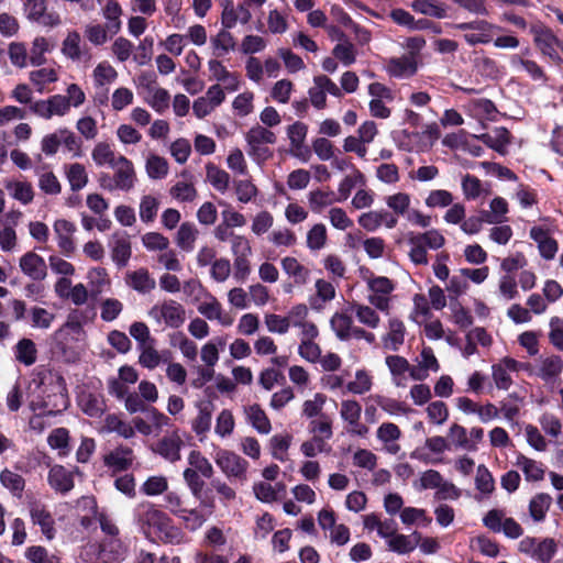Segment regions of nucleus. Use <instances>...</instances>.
Wrapping results in <instances>:
<instances>
[{
  "mask_svg": "<svg viewBox=\"0 0 563 563\" xmlns=\"http://www.w3.org/2000/svg\"><path fill=\"white\" fill-rule=\"evenodd\" d=\"M379 310L367 303L352 302L345 310L336 311L330 319V327L340 341L363 340L369 345L376 343V335L369 330L379 328Z\"/></svg>",
  "mask_w": 563,
  "mask_h": 563,
  "instance_id": "1",
  "label": "nucleus"
},
{
  "mask_svg": "<svg viewBox=\"0 0 563 563\" xmlns=\"http://www.w3.org/2000/svg\"><path fill=\"white\" fill-rule=\"evenodd\" d=\"M30 407L33 411L53 412L68 407L66 383L63 376L49 369L36 371L29 383Z\"/></svg>",
  "mask_w": 563,
  "mask_h": 563,
  "instance_id": "2",
  "label": "nucleus"
},
{
  "mask_svg": "<svg viewBox=\"0 0 563 563\" xmlns=\"http://www.w3.org/2000/svg\"><path fill=\"white\" fill-rule=\"evenodd\" d=\"M134 522L148 539H158L164 543L181 544L186 536L173 523L169 516L151 503L137 505L133 512Z\"/></svg>",
  "mask_w": 563,
  "mask_h": 563,
  "instance_id": "3",
  "label": "nucleus"
},
{
  "mask_svg": "<svg viewBox=\"0 0 563 563\" xmlns=\"http://www.w3.org/2000/svg\"><path fill=\"white\" fill-rule=\"evenodd\" d=\"M129 553V544L121 538L102 539L100 543H88L80 551L86 563H122Z\"/></svg>",
  "mask_w": 563,
  "mask_h": 563,
  "instance_id": "4",
  "label": "nucleus"
},
{
  "mask_svg": "<svg viewBox=\"0 0 563 563\" xmlns=\"http://www.w3.org/2000/svg\"><path fill=\"white\" fill-rule=\"evenodd\" d=\"M367 287V302L380 312L388 314L391 309L395 284L385 276H375L371 274L364 278Z\"/></svg>",
  "mask_w": 563,
  "mask_h": 563,
  "instance_id": "5",
  "label": "nucleus"
},
{
  "mask_svg": "<svg viewBox=\"0 0 563 563\" xmlns=\"http://www.w3.org/2000/svg\"><path fill=\"white\" fill-rule=\"evenodd\" d=\"M245 141L249 146L247 154L260 163L272 156L268 145L276 143V135L265 126L255 125L246 133Z\"/></svg>",
  "mask_w": 563,
  "mask_h": 563,
  "instance_id": "6",
  "label": "nucleus"
},
{
  "mask_svg": "<svg viewBox=\"0 0 563 563\" xmlns=\"http://www.w3.org/2000/svg\"><path fill=\"white\" fill-rule=\"evenodd\" d=\"M148 317L158 325L164 324L168 328L178 329L186 320V310L176 300L166 299L154 305L148 310Z\"/></svg>",
  "mask_w": 563,
  "mask_h": 563,
  "instance_id": "7",
  "label": "nucleus"
},
{
  "mask_svg": "<svg viewBox=\"0 0 563 563\" xmlns=\"http://www.w3.org/2000/svg\"><path fill=\"white\" fill-rule=\"evenodd\" d=\"M533 42L540 53L552 60L555 65H562L563 58L559 51L563 53V42L549 29L542 25L531 27Z\"/></svg>",
  "mask_w": 563,
  "mask_h": 563,
  "instance_id": "8",
  "label": "nucleus"
},
{
  "mask_svg": "<svg viewBox=\"0 0 563 563\" xmlns=\"http://www.w3.org/2000/svg\"><path fill=\"white\" fill-rule=\"evenodd\" d=\"M455 29L467 31L463 37L465 42L475 46L477 44H488L493 42L495 34L500 31V27L486 20H475L472 22L459 23Z\"/></svg>",
  "mask_w": 563,
  "mask_h": 563,
  "instance_id": "9",
  "label": "nucleus"
},
{
  "mask_svg": "<svg viewBox=\"0 0 563 563\" xmlns=\"http://www.w3.org/2000/svg\"><path fill=\"white\" fill-rule=\"evenodd\" d=\"M213 459L217 466L229 479H246L249 463L239 454L225 449H218Z\"/></svg>",
  "mask_w": 563,
  "mask_h": 563,
  "instance_id": "10",
  "label": "nucleus"
},
{
  "mask_svg": "<svg viewBox=\"0 0 563 563\" xmlns=\"http://www.w3.org/2000/svg\"><path fill=\"white\" fill-rule=\"evenodd\" d=\"M368 95L371 101L368 103L369 112L374 118L388 119L391 114V109L387 103L394 101L393 90L384 84L372 82L368 86Z\"/></svg>",
  "mask_w": 563,
  "mask_h": 563,
  "instance_id": "11",
  "label": "nucleus"
},
{
  "mask_svg": "<svg viewBox=\"0 0 563 563\" xmlns=\"http://www.w3.org/2000/svg\"><path fill=\"white\" fill-rule=\"evenodd\" d=\"M30 111L45 120H49L55 115L64 117L70 111L69 99H66V96L63 95H54L47 99L36 100L31 103Z\"/></svg>",
  "mask_w": 563,
  "mask_h": 563,
  "instance_id": "12",
  "label": "nucleus"
},
{
  "mask_svg": "<svg viewBox=\"0 0 563 563\" xmlns=\"http://www.w3.org/2000/svg\"><path fill=\"white\" fill-rule=\"evenodd\" d=\"M184 445V441L178 433V430H175L168 434H165L163 438L157 440L152 445V451L163 457L164 460L175 463L180 460V450Z\"/></svg>",
  "mask_w": 563,
  "mask_h": 563,
  "instance_id": "13",
  "label": "nucleus"
},
{
  "mask_svg": "<svg viewBox=\"0 0 563 563\" xmlns=\"http://www.w3.org/2000/svg\"><path fill=\"white\" fill-rule=\"evenodd\" d=\"M24 10L29 20L43 26L54 27L60 23V18L57 12L46 10L45 0L25 1Z\"/></svg>",
  "mask_w": 563,
  "mask_h": 563,
  "instance_id": "14",
  "label": "nucleus"
},
{
  "mask_svg": "<svg viewBox=\"0 0 563 563\" xmlns=\"http://www.w3.org/2000/svg\"><path fill=\"white\" fill-rule=\"evenodd\" d=\"M357 223L367 232H375L380 227H385L389 230L397 227V220L386 209L363 212L358 216Z\"/></svg>",
  "mask_w": 563,
  "mask_h": 563,
  "instance_id": "15",
  "label": "nucleus"
},
{
  "mask_svg": "<svg viewBox=\"0 0 563 563\" xmlns=\"http://www.w3.org/2000/svg\"><path fill=\"white\" fill-rule=\"evenodd\" d=\"M29 512L32 523L40 527L41 532L47 540H53L56 534L55 520L46 506L33 501L29 505Z\"/></svg>",
  "mask_w": 563,
  "mask_h": 563,
  "instance_id": "16",
  "label": "nucleus"
},
{
  "mask_svg": "<svg viewBox=\"0 0 563 563\" xmlns=\"http://www.w3.org/2000/svg\"><path fill=\"white\" fill-rule=\"evenodd\" d=\"M386 73L397 79H406L412 77L418 70L417 56L405 54L400 57H391L386 60Z\"/></svg>",
  "mask_w": 563,
  "mask_h": 563,
  "instance_id": "17",
  "label": "nucleus"
},
{
  "mask_svg": "<svg viewBox=\"0 0 563 563\" xmlns=\"http://www.w3.org/2000/svg\"><path fill=\"white\" fill-rule=\"evenodd\" d=\"M113 169L114 188L130 191L136 183V173L133 163L124 155L111 167Z\"/></svg>",
  "mask_w": 563,
  "mask_h": 563,
  "instance_id": "18",
  "label": "nucleus"
},
{
  "mask_svg": "<svg viewBox=\"0 0 563 563\" xmlns=\"http://www.w3.org/2000/svg\"><path fill=\"white\" fill-rule=\"evenodd\" d=\"M563 371V360L558 355L540 357L536 361L534 376L547 384H553Z\"/></svg>",
  "mask_w": 563,
  "mask_h": 563,
  "instance_id": "19",
  "label": "nucleus"
},
{
  "mask_svg": "<svg viewBox=\"0 0 563 563\" xmlns=\"http://www.w3.org/2000/svg\"><path fill=\"white\" fill-rule=\"evenodd\" d=\"M307 132V125L299 121L287 128V136L290 142V153L303 162H307L310 156V151L305 145Z\"/></svg>",
  "mask_w": 563,
  "mask_h": 563,
  "instance_id": "20",
  "label": "nucleus"
},
{
  "mask_svg": "<svg viewBox=\"0 0 563 563\" xmlns=\"http://www.w3.org/2000/svg\"><path fill=\"white\" fill-rule=\"evenodd\" d=\"M406 327L398 318H390L387 322V331L382 336L383 347L387 351L397 352L405 343Z\"/></svg>",
  "mask_w": 563,
  "mask_h": 563,
  "instance_id": "21",
  "label": "nucleus"
},
{
  "mask_svg": "<svg viewBox=\"0 0 563 563\" xmlns=\"http://www.w3.org/2000/svg\"><path fill=\"white\" fill-rule=\"evenodd\" d=\"M53 229L59 250L64 255L70 256L76 250L73 239V235L76 231V225L68 220L58 219L54 222Z\"/></svg>",
  "mask_w": 563,
  "mask_h": 563,
  "instance_id": "22",
  "label": "nucleus"
},
{
  "mask_svg": "<svg viewBox=\"0 0 563 563\" xmlns=\"http://www.w3.org/2000/svg\"><path fill=\"white\" fill-rule=\"evenodd\" d=\"M47 482L53 490L66 495L75 486L74 471L67 470L63 465H54L48 471Z\"/></svg>",
  "mask_w": 563,
  "mask_h": 563,
  "instance_id": "23",
  "label": "nucleus"
},
{
  "mask_svg": "<svg viewBox=\"0 0 563 563\" xmlns=\"http://www.w3.org/2000/svg\"><path fill=\"white\" fill-rule=\"evenodd\" d=\"M19 265L22 273L33 280H43L46 277V263L42 256L34 252L25 253L20 258Z\"/></svg>",
  "mask_w": 563,
  "mask_h": 563,
  "instance_id": "24",
  "label": "nucleus"
},
{
  "mask_svg": "<svg viewBox=\"0 0 563 563\" xmlns=\"http://www.w3.org/2000/svg\"><path fill=\"white\" fill-rule=\"evenodd\" d=\"M133 450L129 446L119 445L104 455V464L114 472L129 470L134 462Z\"/></svg>",
  "mask_w": 563,
  "mask_h": 563,
  "instance_id": "25",
  "label": "nucleus"
},
{
  "mask_svg": "<svg viewBox=\"0 0 563 563\" xmlns=\"http://www.w3.org/2000/svg\"><path fill=\"white\" fill-rule=\"evenodd\" d=\"M111 257L118 267H124L131 257V243L126 233L113 234L111 242Z\"/></svg>",
  "mask_w": 563,
  "mask_h": 563,
  "instance_id": "26",
  "label": "nucleus"
},
{
  "mask_svg": "<svg viewBox=\"0 0 563 563\" xmlns=\"http://www.w3.org/2000/svg\"><path fill=\"white\" fill-rule=\"evenodd\" d=\"M283 272L292 279L295 285H306L310 279V269L296 257L286 256L280 261Z\"/></svg>",
  "mask_w": 563,
  "mask_h": 563,
  "instance_id": "27",
  "label": "nucleus"
},
{
  "mask_svg": "<svg viewBox=\"0 0 563 563\" xmlns=\"http://www.w3.org/2000/svg\"><path fill=\"white\" fill-rule=\"evenodd\" d=\"M339 43L333 47L332 54L334 58L340 60L344 66H350L356 60V51L354 45L338 29L333 30V35Z\"/></svg>",
  "mask_w": 563,
  "mask_h": 563,
  "instance_id": "28",
  "label": "nucleus"
},
{
  "mask_svg": "<svg viewBox=\"0 0 563 563\" xmlns=\"http://www.w3.org/2000/svg\"><path fill=\"white\" fill-rule=\"evenodd\" d=\"M515 465L523 473L525 479L529 483L540 482L544 478L545 466L541 462L518 454Z\"/></svg>",
  "mask_w": 563,
  "mask_h": 563,
  "instance_id": "29",
  "label": "nucleus"
},
{
  "mask_svg": "<svg viewBox=\"0 0 563 563\" xmlns=\"http://www.w3.org/2000/svg\"><path fill=\"white\" fill-rule=\"evenodd\" d=\"M384 202L387 206V210L390 214L398 219L405 218L407 213H409V209L411 208V196L404 191H397L391 195H387L384 198Z\"/></svg>",
  "mask_w": 563,
  "mask_h": 563,
  "instance_id": "30",
  "label": "nucleus"
},
{
  "mask_svg": "<svg viewBox=\"0 0 563 563\" xmlns=\"http://www.w3.org/2000/svg\"><path fill=\"white\" fill-rule=\"evenodd\" d=\"M421 534L417 531L411 534L396 533L387 541L388 549L398 554H408L419 544Z\"/></svg>",
  "mask_w": 563,
  "mask_h": 563,
  "instance_id": "31",
  "label": "nucleus"
},
{
  "mask_svg": "<svg viewBox=\"0 0 563 563\" xmlns=\"http://www.w3.org/2000/svg\"><path fill=\"white\" fill-rule=\"evenodd\" d=\"M212 421V405L210 402H202L198 406V413L191 421V429L202 441L206 434L210 431Z\"/></svg>",
  "mask_w": 563,
  "mask_h": 563,
  "instance_id": "32",
  "label": "nucleus"
},
{
  "mask_svg": "<svg viewBox=\"0 0 563 563\" xmlns=\"http://www.w3.org/2000/svg\"><path fill=\"white\" fill-rule=\"evenodd\" d=\"M87 280L90 287V295L97 298L111 286V279L103 267H93L87 273Z\"/></svg>",
  "mask_w": 563,
  "mask_h": 563,
  "instance_id": "33",
  "label": "nucleus"
},
{
  "mask_svg": "<svg viewBox=\"0 0 563 563\" xmlns=\"http://www.w3.org/2000/svg\"><path fill=\"white\" fill-rule=\"evenodd\" d=\"M64 172L71 191H79L87 186L89 176L82 164L71 163L65 165Z\"/></svg>",
  "mask_w": 563,
  "mask_h": 563,
  "instance_id": "34",
  "label": "nucleus"
},
{
  "mask_svg": "<svg viewBox=\"0 0 563 563\" xmlns=\"http://www.w3.org/2000/svg\"><path fill=\"white\" fill-rule=\"evenodd\" d=\"M121 156L107 142H98L91 151V158L98 167L109 166L111 168Z\"/></svg>",
  "mask_w": 563,
  "mask_h": 563,
  "instance_id": "35",
  "label": "nucleus"
},
{
  "mask_svg": "<svg viewBox=\"0 0 563 563\" xmlns=\"http://www.w3.org/2000/svg\"><path fill=\"white\" fill-rule=\"evenodd\" d=\"M81 410L89 417L99 418L106 410V404L101 395L81 393L78 398Z\"/></svg>",
  "mask_w": 563,
  "mask_h": 563,
  "instance_id": "36",
  "label": "nucleus"
},
{
  "mask_svg": "<svg viewBox=\"0 0 563 563\" xmlns=\"http://www.w3.org/2000/svg\"><path fill=\"white\" fill-rule=\"evenodd\" d=\"M247 422L252 424L262 434H268L272 430L271 422L265 411L257 405H251L244 408Z\"/></svg>",
  "mask_w": 563,
  "mask_h": 563,
  "instance_id": "37",
  "label": "nucleus"
},
{
  "mask_svg": "<svg viewBox=\"0 0 563 563\" xmlns=\"http://www.w3.org/2000/svg\"><path fill=\"white\" fill-rule=\"evenodd\" d=\"M126 284L141 294H147L156 286L155 279L144 268L128 274Z\"/></svg>",
  "mask_w": 563,
  "mask_h": 563,
  "instance_id": "38",
  "label": "nucleus"
},
{
  "mask_svg": "<svg viewBox=\"0 0 563 563\" xmlns=\"http://www.w3.org/2000/svg\"><path fill=\"white\" fill-rule=\"evenodd\" d=\"M147 104L157 113L162 114L169 108L170 95L169 92L157 86L147 87Z\"/></svg>",
  "mask_w": 563,
  "mask_h": 563,
  "instance_id": "39",
  "label": "nucleus"
},
{
  "mask_svg": "<svg viewBox=\"0 0 563 563\" xmlns=\"http://www.w3.org/2000/svg\"><path fill=\"white\" fill-rule=\"evenodd\" d=\"M198 229L191 222H184L180 224L176 234V244L184 252H191L195 249V243L198 236Z\"/></svg>",
  "mask_w": 563,
  "mask_h": 563,
  "instance_id": "40",
  "label": "nucleus"
},
{
  "mask_svg": "<svg viewBox=\"0 0 563 563\" xmlns=\"http://www.w3.org/2000/svg\"><path fill=\"white\" fill-rule=\"evenodd\" d=\"M106 26L110 35H115L121 30L122 9L118 1L109 0L102 9Z\"/></svg>",
  "mask_w": 563,
  "mask_h": 563,
  "instance_id": "41",
  "label": "nucleus"
},
{
  "mask_svg": "<svg viewBox=\"0 0 563 563\" xmlns=\"http://www.w3.org/2000/svg\"><path fill=\"white\" fill-rule=\"evenodd\" d=\"M308 202L312 212L321 213L327 207L340 201L335 192L317 189L309 192Z\"/></svg>",
  "mask_w": 563,
  "mask_h": 563,
  "instance_id": "42",
  "label": "nucleus"
},
{
  "mask_svg": "<svg viewBox=\"0 0 563 563\" xmlns=\"http://www.w3.org/2000/svg\"><path fill=\"white\" fill-rule=\"evenodd\" d=\"M69 441V431L66 428H56L47 437L49 448L56 450L60 457H65L70 453Z\"/></svg>",
  "mask_w": 563,
  "mask_h": 563,
  "instance_id": "43",
  "label": "nucleus"
},
{
  "mask_svg": "<svg viewBox=\"0 0 563 563\" xmlns=\"http://www.w3.org/2000/svg\"><path fill=\"white\" fill-rule=\"evenodd\" d=\"M552 505V497L547 493H539L534 495L529 503L530 517L536 522H541L545 519L547 512Z\"/></svg>",
  "mask_w": 563,
  "mask_h": 563,
  "instance_id": "44",
  "label": "nucleus"
},
{
  "mask_svg": "<svg viewBox=\"0 0 563 563\" xmlns=\"http://www.w3.org/2000/svg\"><path fill=\"white\" fill-rule=\"evenodd\" d=\"M316 297L310 299V305L313 309H319L323 303L329 302L335 298L334 285L323 278H319L314 284Z\"/></svg>",
  "mask_w": 563,
  "mask_h": 563,
  "instance_id": "45",
  "label": "nucleus"
},
{
  "mask_svg": "<svg viewBox=\"0 0 563 563\" xmlns=\"http://www.w3.org/2000/svg\"><path fill=\"white\" fill-rule=\"evenodd\" d=\"M366 184V179H365V176L362 172H360L358 169H354V172L350 175H346L342 181L339 184V187H338V199L340 202L342 201H345L352 190L360 186V187H364Z\"/></svg>",
  "mask_w": 563,
  "mask_h": 563,
  "instance_id": "46",
  "label": "nucleus"
},
{
  "mask_svg": "<svg viewBox=\"0 0 563 563\" xmlns=\"http://www.w3.org/2000/svg\"><path fill=\"white\" fill-rule=\"evenodd\" d=\"M14 356L18 362L31 366L36 362L37 349L31 339H21L14 346Z\"/></svg>",
  "mask_w": 563,
  "mask_h": 563,
  "instance_id": "47",
  "label": "nucleus"
},
{
  "mask_svg": "<svg viewBox=\"0 0 563 563\" xmlns=\"http://www.w3.org/2000/svg\"><path fill=\"white\" fill-rule=\"evenodd\" d=\"M396 386H405V374L409 371V362L399 355H389L385 360Z\"/></svg>",
  "mask_w": 563,
  "mask_h": 563,
  "instance_id": "48",
  "label": "nucleus"
},
{
  "mask_svg": "<svg viewBox=\"0 0 563 563\" xmlns=\"http://www.w3.org/2000/svg\"><path fill=\"white\" fill-rule=\"evenodd\" d=\"M206 177L209 184L221 194H224L230 187V175L213 164L206 166Z\"/></svg>",
  "mask_w": 563,
  "mask_h": 563,
  "instance_id": "49",
  "label": "nucleus"
},
{
  "mask_svg": "<svg viewBox=\"0 0 563 563\" xmlns=\"http://www.w3.org/2000/svg\"><path fill=\"white\" fill-rule=\"evenodd\" d=\"M508 356L501 358L497 364L492 366V377L497 389L508 390L512 385L510 376L511 368L507 366Z\"/></svg>",
  "mask_w": 563,
  "mask_h": 563,
  "instance_id": "50",
  "label": "nucleus"
},
{
  "mask_svg": "<svg viewBox=\"0 0 563 563\" xmlns=\"http://www.w3.org/2000/svg\"><path fill=\"white\" fill-rule=\"evenodd\" d=\"M62 53L71 60H80L85 55L81 36L77 31L68 32L62 44Z\"/></svg>",
  "mask_w": 563,
  "mask_h": 563,
  "instance_id": "51",
  "label": "nucleus"
},
{
  "mask_svg": "<svg viewBox=\"0 0 563 563\" xmlns=\"http://www.w3.org/2000/svg\"><path fill=\"white\" fill-rule=\"evenodd\" d=\"M210 43L217 57L225 56L235 47V40L227 29L221 30L216 36L211 37Z\"/></svg>",
  "mask_w": 563,
  "mask_h": 563,
  "instance_id": "52",
  "label": "nucleus"
},
{
  "mask_svg": "<svg viewBox=\"0 0 563 563\" xmlns=\"http://www.w3.org/2000/svg\"><path fill=\"white\" fill-rule=\"evenodd\" d=\"M0 483L4 488L10 490L14 497H21L25 487V481L22 475L9 468H4L0 473Z\"/></svg>",
  "mask_w": 563,
  "mask_h": 563,
  "instance_id": "53",
  "label": "nucleus"
},
{
  "mask_svg": "<svg viewBox=\"0 0 563 563\" xmlns=\"http://www.w3.org/2000/svg\"><path fill=\"white\" fill-rule=\"evenodd\" d=\"M510 65L515 69H523L533 80L545 81L547 79L543 69L534 60L523 59L519 55H512Z\"/></svg>",
  "mask_w": 563,
  "mask_h": 563,
  "instance_id": "54",
  "label": "nucleus"
},
{
  "mask_svg": "<svg viewBox=\"0 0 563 563\" xmlns=\"http://www.w3.org/2000/svg\"><path fill=\"white\" fill-rule=\"evenodd\" d=\"M328 241L327 228L323 223L313 224L307 232L306 244L310 251H320Z\"/></svg>",
  "mask_w": 563,
  "mask_h": 563,
  "instance_id": "55",
  "label": "nucleus"
},
{
  "mask_svg": "<svg viewBox=\"0 0 563 563\" xmlns=\"http://www.w3.org/2000/svg\"><path fill=\"white\" fill-rule=\"evenodd\" d=\"M60 146L71 154L73 157L78 158L82 155L81 140L69 129L59 128Z\"/></svg>",
  "mask_w": 563,
  "mask_h": 563,
  "instance_id": "56",
  "label": "nucleus"
},
{
  "mask_svg": "<svg viewBox=\"0 0 563 563\" xmlns=\"http://www.w3.org/2000/svg\"><path fill=\"white\" fill-rule=\"evenodd\" d=\"M104 429L108 432H115L124 439L134 437V428L131 423L123 421L117 415H108L104 419Z\"/></svg>",
  "mask_w": 563,
  "mask_h": 563,
  "instance_id": "57",
  "label": "nucleus"
},
{
  "mask_svg": "<svg viewBox=\"0 0 563 563\" xmlns=\"http://www.w3.org/2000/svg\"><path fill=\"white\" fill-rule=\"evenodd\" d=\"M170 344L178 347L184 357L195 361L198 354L197 344L189 340L183 332H176L170 335Z\"/></svg>",
  "mask_w": 563,
  "mask_h": 563,
  "instance_id": "58",
  "label": "nucleus"
},
{
  "mask_svg": "<svg viewBox=\"0 0 563 563\" xmlns=\"http://www.w3.org/2000/svg\"><path fill=\"white\" fill-rule=\"evenodd\" d=\"M411 8L418 13L437 19H442L446 15V9L441 3L433 0H413Z\"/></svg>",
  "mask_w": 563,
  "mask_h": 563,
  "instance_id": "59",
  "label": "nucleus"
},
{
  "mask_svg": "<svg viewBox=\"0 0 563 563\" xmlns=\"http://www.w3.org/2000/svg\"><path fill=\"white\" fill-rule=\"evenodd\" d=\"M372 388V377L364 369H357L355 379L345 385L342 394L351 393L354 395H362L369 391Z\"/></svg>",
  "mask_w": 563,
  "mask_h": 563,
  "instance_id": "60",
  "label": "nucleus"
},
{
  "mask_svg": "<svg viewBox=\"0 0 563 563\" xmlns=\"http://www.w3.org/2000/svg\"><path fill=\"white\" fill-rule=\"evenodd\" d=\"M58 80V74L55 68L44 67L30 73V81L36 87L38 92H43L47 84Z\"/></svg>",
  "mask_w": 563,
  "mask_h": 563,
  "instance_id": "61",
  "label": "nucleus"
},
{
  "mask_svg": "<svg viewBox=\"0 0 563 563\" xmlns=\"http://www.w3.org/2000/svg\"><path fill=\"white\" fill-rule=\"evenodd\" d=\"M489 207V211L483 212L485 222L490 224L501 223L508 212L507 201L501 197H496L490 201Z\"/></svg>",
  "mask_w": 563,
  "mask_h": 563,
  "instance_id": "62",
  "label": "nucleus"
},
{
  "mask_svg": "<svg viewBox=\"0 0 563 563\" xmlns=\"http://www.w3.org/2000/svg\"><path fill=\"white\" fill-rule=\"evenodd\" d=\"M147 176L152 179H162L168 174L167 161L156 154H151L145 164Z\"/></svg>",
  "mask_w": 563,
  "mask_h": 563,
  "instance_id": "63",
  "label": "nucleus"
},
{
  "mask_svg": "<svg viewBox=\"0 0 563 563\" xmlns=\"http://www.w3.org/2000/svg\"><path fill=\"white\" fill-rule=\"evenodd\" d=\"M442 479L443 476L440 472L435 470H427L419 475V478L413 482L412 486L417 492L437 489Z\"/></svg>",
  "mask_w": 563,
  "mask_h": 563,
  "instance_id": "64",
  "label": "nucleus"
}]
</instances>
